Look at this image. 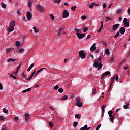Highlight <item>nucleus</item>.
Returning <instances> with one entry per match:
<instances>
[{
	"instance_id": "obj_4",
	"label": "nucleus",
	"mask_w": 130,
	"mask_h": 130,
	"mask_svg": "<svg viewBox=\"0 0 130 130\" xmlns=\"http://www.w3.org/2000/svg\"><path fill=\"white\" fill-rule=\"evenodd\" d=\"M79 57H81L82 59L86 58V54L84 52V51L81 50L79 51Z\"/></svg>"
},
{
	"instance_id": "obj_23",
	"label": "nucleus",
	"mask_w": 130,
	"mask_h": 130,
	"mask_svg": "<svg viewBox=\"0 0 130 130\" xmlns=\"http://www.w3.org/2000/svg\"><path fill=\"white\" fill-rule=\"evenodd\" d=\"M124 25H125V27L128 28V27H129V22L128 21L127 22H126Z\"/></svg>"
},
{
	"instance_id": "obj_21",
	"label": "nucleus",
	"mask_w": 130,
	"mask_h": 130,
	"mask_svg": "<svg viewBox=\"0 0 130 130\" xmlns=\"http://www.w3.org/2000/svg\"><path fill=\"white\" fill-rule=\"evenodd\" d=\"M43 70H45V71H46V68H42V69L39 70L37 72V74H39V73H40V72H41V71H43Z\"/></svg>"
},
{
	"instance_id": "obj_1",
	"label": "nucleus",
	"mask_w": 130,
	"mask_h": 130,
	"mask_svg": "<svg viewBox=\"0 0 130 130\" xmlns=\"http://www.w3.org/2000/svg\"><path fill=\"white\" fill-rule=\"evenodd\" d=\"M15 25H16V22L12 21L10 23V26H9V28L8 29V32H13L14 31Z\"/></svg>"
},
{
	"instance_id": "obj_18",
	"label": "nucleus",
	"mask_w": 130,
	"mask_h": 130,
	"mask_svg": "<svg viewBox=\"0 0 130 130\" xmlns=\"http://www.w3.org/2000/svg\"><path fill=\"white\" fill-rule=\"evenodd\" d=\"M34 67V63H32L29 67L27 69V72H30L32 70V68Z\"/></svg>"
},
{
	"instance_id": "obj_31",
	"label": "nucleus",
	"mask_w": 130,
	"mask_h": 130,
	"mask_svg": "<svg viewBox=\"0 0 130 130\" xmlns=\"http://www.w3.org/2000/svg\"><path fill=\"white\" fill-rule=\"evenodd\" d=\"M119 36V31H118L117 34L114 36V38H117Z\"/></svg>"
},
{
	"instance_id": "obj_20",
	"label": "nucleus",
	"mask_w": 130,
	"mask_h": 130,
	"mask_svg": "<svg viewBox=\"0 0 130 130\" xmlns=\"http://www.w3.org/2000/svg\"><path fill=\"white\" fill-rule=\"evenodd\" d=\"M128 106H129V103H127L126 105L123 106V107L124 109H127V108H128Z\"/></svg>"
},
{
	"instance_id": "obj_46",
	"label": "nucleus",
	"mask_w": 130,
	"mask_h": 130,
	"mask_svg": "<svg viewBox=\"0 0 130 130\" xmlns=\"http://www.w3.org/2000/svg\"><path fill=\"white\" fill-rule=\"evenodd\" d=\"M16 46H20V42L16 41Z\"/></svg>"
},
{
	"instance_id": "obj_39",
	"label": "nucleus",
	"mask_w": 130,
	"mask_h": 130,
	"mask_svg": "<svg viewBox=\"0 0 130 130\" xmlns=\"http://www.w3.org/2000/svg\"><path fill=\"white\" fill-rule=\"evenodd\" d=\"M115 79L116 80V81H118V75H115Z\"/></svg>"
},
{
	"instance_id": "obj_8",
	"label": "nucleus",
	"mask_w": 130,
	"mask_h": 130,
	"mask_svg": "<svg viewBox=\"0 0 130 130\" xmlns=\"http://www.w3.org/2000/svg\"><path fill=\"white\" fill-rule=\"evenodd\" d=\"M24 116L26 122H28V121H29V119H30V115L29 114H25Z\"/></svg>"
},
{
	"instance_id": "obj_32",
	"label": "nucleus",
	"mask_w": 130,
	"mask_h": 130,
	"mask_svg": "<svg viewBox=\"0 0 130 130\" xmlns=\"http://www.w3.org/2000/svg\"><path fill=\"white\" fill-rule=\"evenodd\" d=\"M24 52V49H20L19 51H18V53H23Z\"/></svg>"
},
{
	"instance_id": "obj_58",
	"label": "nucleus",
	"mask_w": 130,
	"mask_h": 130,
	"mask_svg": "<svg viewBox=\"0 0 130 130\" xmlns=\"http://www.w3.org/2000/svg\"><path fill=\"white\" fill-rule=\"evenodd\" d=\"M102 6H103V8H106V4L103 3Z\"/></svg>"
},
{
	"instance_id": "obj_37",
	"label": "nucleus",
	"mask_w": 130,
	"mask_h": 130,
	"mask_svg": "<svg viewBox=\"0 0 130 130\" xmlns=\"http://www.w3.org/2000/svg\"><path fill=\"white\" fill-rule=\"evenodd\" d=\"M81 19L82 20H86L87 19V17L85 15H82V17H81Z\"/></svg>"
},
{
	"instance_id": "obj_14",
	"label": "nucleus",
	"mask_w": 130,
	"mask_h": 130,
	"mask_svg": "<svg viewBox=\"0 0 130 130\" xmlns=\"http://www.w3.org/2000/svg\"><path fill=\"white\" fill-rule=\"evenodd\" d=\"M91 128V127L88 128V125H85L84 127L81 128L80 130H89Z\"/></svg>"
},
{
	"instance_id": "obj_45",
	"label": "nucleus",
	"mask_w": 130,
	"mask_h": 130,
	"mask_svg": "<svg viewBox=\"0 0 130 130\" xmlns=\"http://www.w3.org/2000/svg\"><path fill=\"white\" fill-rule=\"evenodd\" d=\"M123 22H124V24H125V23H127V18H124Z\"/></svg>"
},
{
	"instance_id": "obj_56",
	"label": "nucleus",
	"mask_w": 130,
	"mask_h": 130,
	"mask_svg": "<svg viewBox=\"0 0 130 130\" xmlns=\"http://www.w3.org/2000/svg\"><path fill=\"white\" fill-rule=\"evenodd\" d=\"M61 0H55V3H57V4H59L60 3Z\"/></svg>"
},
{
	"instance_id": "obj_53",
	"label": "nucleus",
	"mask_w": 130,
	"mask_h": 130,
	"mask_svg": "<svg viewBox=\"0 0 130 130\" xmlns=\"http://www.w3.org/2000/svg\"><path fill=\"white\" fill-rule=\"evenodd\" d=\"M87 31H88V27H85L84 28V30H83V32H87Z\"/></svg>"
},
{
	"instance_id": "obj_16",
	"label": "nucleus",
	"mask_w": 130,
	"mask_h": 130,
	"mask_svg": "<svg viewBox=\"0 0 130 130\" xmlns=\"http://www.w3.org/2000/svg\"><path fill=\"white\" fill-rule=\"evenodd\" d=\"M108 75H110V72L109 71H106V72H105V73H104L102 76V79H103V78H104V77H105V76H107Z\"/></svg>"
},
{
	"instance_id": "obj_17",
	"label": "nucleus",
	"mask_w": 130,
	"mask_h": 130,
	"mask_svg": "<svg viewBox=\"0 0 130 130\" xmlns=\"http://www.w3.org/2000/svg\"><path fill=\"white\" fill-rule=\"evenodd\" d=\"M76 105H77V106H78V107H82L83 103H82V102L78 101L76 103Z\"/></svg>"
},
{
	"instance_id": "obj_13",
	"label": "nucleus",
	"mask_w": 130,
	"mask_h": 130,
	"mask_svg": "<svg viewBox=\"0 0 130 130\" xmlns=\"http://www.w3.org/2000/svg\"><path fill=\"white\" fill-rule=\"evenodd\" d=\"M114 80H115V76H114L113 78L111 79L110 84V89L111 88L112 84H113V82H114Z\"/></svg>"
},
{
	"instance_id": "obj_61",
	"label": "nucleus",
	"mask_w": 130,
	"mask_h": 130,
	"mask_svg": "<svg viewBox=\"0 0 130 130\" xmlns=\"http://www.w3.org/2000/svg\"><path fill=\"white\" fill-rule=\"evenodd\" d=\"M89 56H90V57L92 58V59H94V56H93V55L90 54L89 55Z\"/></svg>"
},
{
	"instance_id": "obj_3",
	"label": "nucleus",
	"mask_w": 130,
	"mask_h": 130,
	"mask_svg": "<svg viewBox=\"0 0 130 130\" xmlns=\"http://www.w3.org/2000/svg\"><path fill=\"white\" fill-rule=\"evenodd\" d=\"M94 67L95 68H98V70H100L101 69H102V63H99L98 61H96L95 63L93 64Z\"/></svg>"
},
{
	"instance_id": "obj_15",
	"label": "nucleus",
	"mask_w": 130,
	"mask_h": 130,
	"mask_svg": "<svg viewBox=\"0 0 130 130\" xmlns=\"http://www.w3.org/2000/svg\"><path fill=\"white\" fill-rule=\"evenodd\" d=\"M63 30H64V28H63L62 27L59 29V31L57 32L58 36H60V35H61V33H62V31H63Z\"/></svg>"
},
{
	"instance_id": "obj_27",
	"label": "nucleus",
	"mask_w": 130,
	"mask_h": 130,
	"mask_svg": "<svg viewBox=\"0 0 130 130\" xmlns=\"http://www.w3.org/2000/svg\"><path fill=\"white\" fill-rule=\"evenodd\" d=\"M102 28H103V25L102 24L101 25V27H100L99 29L98 30V32L100 33V32H101V30H102Z\"/></svg>"
},
{
	"instance_id": "obj_29",
	"label": "nucleus",
	"mask_w": 130,
	"mask_h": 130,
	"mask_svg": "<svg viewBox=\"0 0 130 130\" xmlns=\"http://www.w3.org/2000/svg\"><path fill=\"white\" fill-rule=\"evenodd\" d=\"M61 99L62 100H68V96L67 95H64Z\"/></svg>"
},
{
	"instance_id": "obj_9",
	"label": "nucleus",
	"mask_w": 130,
	"mask_h": 130,
	"mask_svg": "<svg viewBox=\"0 0 130 130\" xmlns=\"http://www.w3.org/2000/svg\"><path fill=\"white\" fill-rule=\"evenodd\" d=\"M26 18L29 20H31L32 19V14H31V12H28L26 14Z\"/></svg>"
},
{
	"instance_id": "obj_54",
	"label": "nucleus",
	"mask_w": 130,
	"mask_h": 130,
	"mask_svg": "<svg viewBox=\"0 0 130 130\" xmlns=\"http://www.w3.org/2000/svg\"><path fill=\"white\" fill-rule=\"evenodd\" d=\"M0 120L1 121H2V120H4L5 119V118H4V116H0Z\"/></svg>"
},
{
	"instance_id": "obj_2",
	"label": "nucleus",
	"mask_w": 130,
	"mask_h": 130,
	"mask_svg": "<svg viewBox=\"0 0 130 130\" xmlns=\"http://www.w3.org/2000/svg\"><path fill=\"white\" fill-rule=\"evenodd\" d=\"M108 113L110 117V121H111V122L113 123V120L114 119V115H112V113H113V112L112 111H108Z\"/></svg>"
},
{
	"instance_id": "obj_42",
	"label": "nucleus",
	"mask_w": 130,
	"mask_h": 130,
	"mask_svg": "<svg viewBox=\"0 0 130 130\" xmlns=\"http://www.w3.org/2000/svg\"><path fill=\"white\" fill-rule=\"evenodd\" d=\"M58 92H59V93H62V92H63V89H62V88H59V89H58Z\"/></svg>"
},
{
	"instance_id": "obj_22",
	"label": "nucleus",
	"mask_w": 130,
	"mask_h": 130,
	"mask_svg": "<svg viewBox=\"0 0 130 130\" xmlns=\"http://www.w3.org/2000/svg\"><path fill=\"white\" fill-rule=\"evenodd\" d=\"M34 76V74H31L30 77L26 79V81H31V80H32V78H33V76Z\"/></svg>"
},
{
	"instance_id": "obj_7",
	"label": "nucleus",
	"mask_w": 130,
	"mask_h": 130,
	"mask_svg": "<svg viewBox=\"0 0 130 130\" xmlns=\"http://www.w3.org/2000/svg\"><path fill=\"white\" fill-rule=\"evenodd\" d=\"M77 36L79 39H83L85 37V34L77 33Z\"/></svg>"
},
{
	"instance_id": "obj_34",
	"label": "nucleus",
	"mask_w": 130,
	"mask_h": 130,
	"mask_svg": "<svg viewBox=\"0 0 130 130\" xmlns=\"http://www.w3.org/2000/svg\"><path fill=\"white\" fill-rule=\"evenodd\" d=\"M50 17L51 20H54V16L53 14H50Z\"/></svg>"
},
{
	"instance_id": "obj_59",
	"label": "nucleus",
	"mask_w": 130,
	"mask_h": 130,
	"mask_svg": "<svg viewBox=\"0 0 130 130\" xmlns=\"http://www.w3.org/2000/svg\"><path fill=\"white\" fill-rule=\"evenodd\" d=\"M0 90H3V84L0 83Z\"/></svg>"
},
{
	"instance_id": "obj_6",
	"label": "nucleus",
	"mask_w": 130,
	"mask_h": 130,
	"mask_svg": "<svg viewBox=\"0 0 130 130\" xmlns=\"http://www.w3.org/2000/svg\"><path fill=\"white\" fill-rule=\"evenodd\" d=\"M68 16H70V13H69V11L66 10H64L63 12V18H68Z\"/></svg>"
},
{
	"instance_id": "obj_24",
	"label": "nucleus",
	"mask_w": 130,
	"mask_h": 130,
	"mask_svg": "<svg viewBox=\"0 0 130 130\" xmlns=\"http://www.w3.org/2000/svg\"><path fill=\"white\" fill-rule=\"evenodd\" d=\"M75 118H81V114H76L75 115Z\"/></svg>"
},
{
	"instance_id": "obj_35",
	"label": "nucleus",
	"mask_w": 130,
	"mask_h": 130,
	"mask_svg": "<svg viewBox=\"0 0 130 130\" xmlns=\"http://www.w3.org/2000/svg\"><path fill=\"white\" fill-rule=\"evenodd\" d=\"M21 66H22V63H20V65L18 66L17 70L16 71V74H17V73H18V71H19V70H20V68H21Z\"/></svg>"
},
{
	"instance_id": "obj_48",
	"label": "nucleus",
	"mask_w": 130,
	"mask_h": 130,
	"mask_svg": "<svg viewBox=\"0 0 130 130\" xmlns=\"http://www.w3.org/2000/svg\"><path fill=\"white\" fill-rule=\"evenodd\" d=\"M97 92H98V91H96V89H94L93 92L92 93V95H94V94H96V93H97Z\"/></svg>"
},
{
	"instance_id": "obj_62",
	"label": "nucleus",
	"mask_w": 130,
	"mask_h": 130,
	"mask_svg": "<svg viewBox=\"0 0 130 130\" xmlns=\"http://www.w3.org/2000/svg\"><path fill=\"white\" fill-rule=\"evenodd\" d=\"M29 91H31V88H29L26 89V92H29Z\"/></svg>"
},
{
	"instance_id": "obj_25",
	"label": "nucleus",
	"mask_w": 130,
	"mask_h": 130,
	"mask_svg": "<svg viewBox=\"0 0 130 130\" xmlns=\"http://www.w3.org/2000/svg\"><path fill=\"white\" fill-rule=\"evenodd\" d=\"M105 53H106V54H107V55H109V54H110V53H109V49H106L105 50Z\"/></svg>"
},
{
	"instance_id": "obj_40",
	"label": "nucleus",
	"mask_w": 130,
	"mask_h": 130,
	"mask_svg": "<svg viewBox=\"0 0 130 130\" xmlns=\"http://www.w3.org/2000/svg\"><path fill=\"white\" fill-rule=\"evenodd\" d=\"M49 126H50V127H53V123H52L51 122H49Z\"/></svg>"
},
{
	"instance_id": "obj_64",
	"label": "nucleus",
	"mask_w": 130,
	"mask_h": 130,
	"mask_svg": "<svg viewBox=\"0 0 130 130\" xmlns=\"http://www.w3.org/2000/svg\"><path fill=\"white\" fill-rule=\"evenodd\" d=\"M128 13L130 15V8L128 9Z\"/></svg>"
},
{
	"instance_id": "obj_33",
	"label": "nucleus",
	"mask_w": 130,
	"mask_h": 130,
	"mask_svg": "<svg viewBox=\"0 0 130 130\" xmlns=\"http://www.w3.org/2000/svg\"><path fill=\"white\" fill-rule=\"evenodd\" d=\"M28 7L29 8H31V7H32V2L30 1L28 2Z\"/></svg>"
},
{
	"instance_id": "obj_26",
	"label": "nucleus",
	"mask_w": 130,
	"mask_h": 130,
	"mask_svg": "<svg viewBox=\"0 0 130 130\" xmlns=\"http://www.w3.org/2000/svg\"><path fill=\"white\" fill-rule=\"evenodd\" d=\"M95 5H96L95 3H92V4L89 5V8H92L94 7V6H95Z\"/></svg>"
},
{
	"instance_id": "obj_55",
	"label": "nucleus",
	"mask_w": 130,
	"mask_h": 130,
	"mask_svg": "<svg viewBox=\"0 0 130 130\" xmlns=\"http://www.w3.org/2000/svg\"><path fill=\"white\" fill-rule=\"evenodd\" d=\"M78 122H74V126H78Z\"/></svg>"
},
{
	"instance_id": "obj_49",
	"label": "nucleus",
	"mask_w": 130,
	"mask_h": 130,
	"mask_svg": "<svg viewBox=\"0 0 130 130\" xmlns=\"http://www.w3.org/2000/svg\"><path fill=\"white\" fill-rule=\"evenodd\" d=\"M101 127V124L99 125L98 126L96 127V130H99V129Z\"/></svg>"
},
{
	"instance_id": "obj_51",
	"label": "nucleus",
	"mask_w": 130,
	"mask_h": 130,
	"mask_svg": "<svg viewBox=\"0 0 130 130\" xmlns=\"http://www.w3.org/2000/svg\"><path fill=\"white\" fill-rule=\"evenodd\" d=\"M125 61H126V59H124L121 63H120V65L121 66V64H122V63H123L124 62H125Z\"/></svg>"
},
{
	"instance_id": "obj_5",
	"label": "nucleus",
	"mask_w": 130,
	"mask_h": 130,
	"mask_svg": "<svg viewBox=\"0 0 130 130\" xmlns=\"http://www.w3.org/2000/svg\"><path fill=\"white\" fill-rule=\"evenodd\" d=\"M36 8L37 11H38L39 12H43V11H44V9L40 5H37Z\"/></svg>"
},
{
	"instance_id": "obj_47",
	"label": "nucleus",
	"mask_w": 130,
	"mask_h": 130,
	"mask_svg": "<svg viewBox=\"0 0 130 130\" xmlns=\"http://www.w3.org/2000/svg\"><path fill=\"white\" fill-rule=\"evenodd\" d=\"M108 20H110V17H108V16L106 17V22H108Z\"/></svg>"
},
{
	"instance_id": "obj_28",
	"label": "nucleus",
	"mask_w": 130,
	"mask_h": 130,
	"mask_svg": "<svg viewBox=\"0 0 130 130\" xmlns=\"http://www.w3.org/2000/svg\"><path fill=\"white\" fill-rule=\"evenodd\" d=\"M33 30H34L35 33H38V30L36 29V27L34 26Z\"/></svg>"
},
{
	"instance_id": "obj_43",
	"label": "nucleus",
	"mask_w": 130,
	"mask_h": 130,
	"mask_svg": "<svg viewBox=\"0 0 130 130\" xmlns=\"http://www.w3.org/2000/svg\"><path fill=\"white\" fill-rule=\"evenodd\" d=\"M121 11H122V9L119 8L117 10V14H119V13H121Z\"/></svg>"
},
{
	"instance_id": "obj_57",
	"label": "nucleus",
	"mask_w": 130,
	"mask_h": 130,
	"mask_svg": "<svg viewBox=\"0 0 130 130\" xmlns=\"http://www.w3.org/2000/svg\"><path fill=\"white\" fill-rule=\"evenodd\" d=\"M105 105H104L102 106V109L103 110V112L104 111V107H105Z\"/></svg>"
},
{
	"instance_id": "obj_41",
	"label": "nucleus",
	"mask_w": 130,
	"mask_h": 130,
	"mask_svg": "<svg viewBox=\"0 0 130 130\" xmlns=\"http://www.w3.org/2000/svg\"><path fill=\"white\" fill-rule=\"evenodd\" d=\"M76 9H77V6L71 7V10H72V11H76Z\"/></svg>"
},
{
	"instance_id": "obj_38",
	"label": "nucleus",
	"mask_w": 130,
	"mask_h": 130,
	"mask_svg": "<svg viewBox=\"0 0 130 130\" xmlns=\"http://www.w3.org/2000/svg\"><path fill=\"white\" fill-rule=\"evenodd\" d=\"M3 112L4 113H8V112H9V111H8V110H6V108H4L3 109Z\"/></svg>"
},
{
	"instance_id": "obj_63",
	"label": "nucleus",
	"mask_w": 130,
	"mask_h": 130,
	"mask_svg": "<svg viewBox=\"0 0 130 130\" xmlns=\"http://www.w3.org/2000/svg\"><path fill=\"white\" fill-rule=\"evenodd\" d=\"M8 75H10V78H13V74H10V73H9Z\"/></svg>"
},
{
	"instance_id": "obj_60",
	"label": "nucleus",
	"mask_w": 130,
	"mask_h": 130,
	"mask_svg": "<svg viewBox=\"0 0 130 130\" xmlns=\"http://www.w3.org/2000/svg\"><path fill=\"white\" fill-rule=\"evenodd\" d=\"M110 60L111 62L113 61V60H114L113 56H112V57H111Z\"/></svg>"
},
{
	"instance_id": "obj_52",
	"label": "nucleus",
	"mask_w": 130,
	"mask_h": 130,
	"mask_svg": "<svg viewBox=\"0 0 130 130\" xmlns=\"http://www.w3.org/2000/svg\"><path fill=\"white\" fill-rule=\"evenodd\" d=\"M17 14L19 16H20V15H21V11H20V10H17Z\"/></svg>"
},
{
	"instance_id": "obj_10",
	"label": "nucleus",
	"mask_w": 130,
	"mask_h": 130,
	"mask_svg": "<svg viewBox=\"0 0 130 130\" xmlns=\"http://www.w3.org/2000/svg\"><path fill=\"white\" fill-rule=\"evenodd\" d=\"M119 26H120V24H119V23H117V24L114 25L112 27L113 31H115L116 30V29H117V28H118V27H119Z\"/></svg>"
},
{
	"instance_id": "obj_12",
	"label": "nucleus",
	"mask_w": 130,
	"mask_h": 130,
	"mask_svg": "<svg viewBox=\"0 0 130 130\" xmlns=\"http://www.w3.org/2000/svg\"><path fill=\"white\" fill-rule=\"evenodd\" d=\"M96 48H97V47H96V43H94L90 48V51L93 52L96 49Z\"/></svg>"
},
{
	"instance_id": "obj_50",
	"label": "nucleus",
	"mask_w": 130,
	"mask_h": 130,
	"mask_svg": "<svg viewBox=\"0 0 130 130\" xmlns=\"http://www.w3.org/2000/svg\"><path fill=\"white\" fill-rule=\"evenodd\" d=\"M58 88H59V86H58V85H56L54 88V90H57Z\"/></svg>"
},
{
	"instance_id": "obj_36",
	"label": "nucleus",
	"mask_w": 130,
	"mask_h": 130,
	"mask_svg": "<svg viewBox=\"0 0 130 130\" xmlns=\"http://www.w3.org/2000/svg\"><path fill=\"white\" fill-rule=\"evenodd\" d=\"M14 120L15 121H16V122H18V120H19V117H15L14 118Z\"/></svg>"
},
{
	"instance_id": "obj_19",
	"label": "nucleus",
	"mask_w": 130,
	"mask_h": 130,
	"mask_svg": "<svg viewBox=\"0 0 130 130\" xmlns=\"http://www.w3.org/2000/svg\"><path fill=\"white\" fill-rule=\"evenodd\" d=\"M7 61H8V62H10L11 61H12V62H14L16 61V59H12V58H10L9 59H8L7 60Z\"/></svg>"
},
{
	"instance_id": "obj_30",
	"label": "nucleus",
	"mask_w": 130,
	"mask_h": 130,
	"mask_svg": "<svg viewBox=\"0 0 130 130\" xmlns=\"http://www.w3.org/2000/svg\"><path fill=\"white\" fill-rule=\"evenodd\" d=\"M1 6H2V8H3L4 9H5V8H6L7 7L6 4L4 3H1Z\"/></svg>"
},
{
	"instance_id": "obj_11",
	"label": "nucleus",
	"mask_w": 130,
	"mask_h": 130,
	"mask_svg": "<svg viewBox=\"0 0 130 130\" xmlns=\"http://www.w3.org/2000/svg\"><path fill=\"white\" fill-rule=\"evenodd\" d=\"M120 33L122 34H124L125 33V28L124 27H121L119 30Z\"/></svg>"
},
{
	"instance_id": "obj_44",
	"label": "nucleus",
	"mask_w": 130,
	"mask_h": 130,
	"mask_svg": "<svg viewBox=\"0 0 130 130\" xmlns=\"http://www.w3.org/2000/svg\"><path fill=\"white\" fill-rule=\"evenodd\" d=\"M11 51V49L8 48L6 49V53H9Z\"/></svg>"
}]
</instances>
